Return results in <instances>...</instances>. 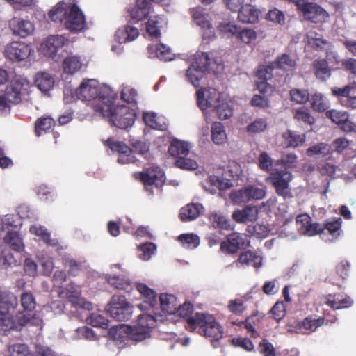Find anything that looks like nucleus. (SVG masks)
Instances as JSON below:
<instances>
[{
	"label": "nucleus",
	"instance_id": "nucleus-35",
	"mask_svg": "<svg viewBox=\"0 0 356 356\" xmlns=\"http://www.w3.org/2000/svg\"><path fill=\"white\" fill-rule=\"evenodd\" d=\"M20 264V261L15 258L10 250L4 245H0V269H7Z\"/></svg>",
	"mask_w": 356,
	"mask_h": 356
},
{
	"label": "nucleus",
	"instance_id": "nucleus-51",
	"mask_svg": "<svg viewBox=\"0 0 356 356\" xmlns=\"http://www.w3.org/2000/svg\"><path fill=\"white\" fill-rule=\"evenodd\" d=\"M311 102L313 109L318 112H323L329 108L327 98L321 93L314 94Z\"/></svg>",
	"mask_w": 356,
	"mask_h": 356
},
{
	"label": "nucleus",
	"instance_id": "nucleus-49",
	"mask_svg": "<svg viewBox=\"0 0 356 356\" xmlns=\"http://www.w3.org/2000/svg\"><path fill=\"white\" fill-rule=\"evenodd\" d=\"M212 112H215L218 118L221 120L229 119L233 115V110L230 105L222 100L215 106Z\"/></svg>",
	"mask_w": 356,
	"mask_h": 356
},
{
	"label": "nucleus",
	"instance_id": "nucleus-46",
	"mask_svg": "<svg viewBox=\"0 0 356 356\" xmlns=\"http://www.w3.org/2000/svg\"><path fill=\"white\" fill-rule=\"evenodd\" d=\"M4 242L17 252L24 250V245L22 238L17 232L8 231L3 238Z\"/></svg>",
	"mask_w": 356,
	"mask_h": 356
},
{
	"label": "nucleus",
	"instance_id": "nucleus-25",
	"mask_svg": "<svg viewBox=\"0 0 356 356\" xmlns=\"http://www.w3.org/2000/svg\"><path fill=\"white\" fill-rule=\"evenodd\" d=\"M323 323V319L321 318H312L307 317L302 321L297 323L293 329H289V332L296 333L307 334L315 331Z\"/></svg>",
	"mask_w": 356,
	"mask_h": 356
},
{
	"label": "nucleus",
	"instance_id": "nucleus-10",
	"mask_svg": "<svg viewBox=\"0 0 356 356\" xmlns=\"http://www.w3.org/2000/svg\"><path fill=\"white\" fill-rule=\"evenodd\" d=\"M191 14L195 24L202 30L203 40H213L215 39L216 31L211 22V15L201 7L193 8L191 10Z\"/></svg>",
	"mask_w": 356,
	"mask_h": 356
},
{
	"label": "nucleus",
	"instance_id": "nucleus-36",
	"mask_svg": "<svg viewBox=\"0 0 356 356\" xmlns=\"http://www.w3.org/2000/svg\"><path fill=\"white\" fill-rule=\"evenodd\" d=\"M190 149V145L188 143L179 140H173L168 148L169 154L178 159L186 157Z\"/></svg>",
	"mask_w": 356,
	"mask_h": 356
},
{
	"label": "nucleus",
	"instance_id": "nucleus-52",
	"mask_svg": "<svg viewBox=\"0 0 356 356\" xmlns=\"http://www.w3.org/2000/svg\"><path fill=\"white\" fill-rule=\"evenodd\" d=\"M156 246L152 243L140 245L138 249V257L143 261H148L155 254Z\"/></svg>",
	"mask_w": 356,
	"mask_h": 356
},
{
	"label": "nucleus",
	"instance_id": "nucleus-34",
	"mask_svg": "<svg viewBox=\"0 0 356 356\" xmlns=\"http://www.w3.org/2000/svg\"><path fill=\"white\" fill-rule=\"evenodd\" d=\"M18 305L17 297L8 291H0V310L15 311Z\"/></svg>",
	"mask_w": 356,
	"mask_h": 356
},
{
	"label": "nucleus",
	"instance_id": "nucleus-21",
	"mask_svg": "<svg viewBox=\"0 0 356 356\" xmlns=\"http://www.w3.org/2000/svg\"><path fill=\"white\" fill-rule=\"evenodd\" d=\"M263 257L257 252L247 250L242 252L235 261L237 268H245L249 266L254 267L256 270L262 266Z\"/></svg>",
	"mask_w": 356,
	"mask_h": 356
},
{
	"label": "nucleus",
	"instance_id": "nucleus-53",
	"mask_svg": "<svg viewBox=\"0 0 356 356\" xmlns=\"http://www.w3.org/2000/svg\"><path fill=\"white\" fill-rule=\"evenodd\" d=\"M331 153V146L325 143H320L310 147L307 150V154L309 156L314 155L327 156Z\"/></svg>",
	"mask_w": 356,
	"mask_h": 356
},
{
	"label": "nucleus",
	"instance_id": "nucleus-47",
	"mask_svg": "<svg viewBox=\"0 0 356 356\" xmlns=\"http://www.w3.org/2000/svg\"><path fill=\"white\" fill-rule=\"evenodd\" d=\"M273 65L276 68L285 71H291L295 68L296 62V60L289 54H283L280 56L277 57V60L273 63Z\"/></svg>",
	"mask_w": 356,
	"mask_h": 356
},
{
	"label": "nucleus",
	"instance_id": "nucleus-20",
	"mask_svg": "<svg viewBox=\"0 0 356 356\" xmlns=\"http://www.w3.org/2000/svg\"><path fill=\"white\" fill-rule=\"evenodd\" d=\"M296 225L298 232L301 234L308 236L316 235L323 229L319 223H312L310 216L306 213L297 216Z\"/></svg>",
	"mask_w": 356,
	"mask_h": 356
},
{
	"label": "nucleus",
	"instance_id": "nucleus-31",
	"mask_svg": "<svg viewBox=\"0 0 356 356\" xmlns=\"http://www.w3.org/2000/svg\"><path fill=\"white\" fill-rule=\"evenodd\" d=\"M326 304L333 309H340L350 307L353 304V300L346 295L338 293L330 295Z\"/></svg>",
	"mask_w": 356,
	"mask_h": 356
},
{
	"label": "nucleus",
	"instance_id": "nucleus-55",
	"mask_svg": "<svg viewBox=\"0 0 356 356\" xmlns=\"http://www.w3.org/2000/svg\"><path fill=\"white\" fill-rule=\"evenodd\" d=\"M72 339H85L88 340H97V337L93 330L86 326H83L76 329L75 333L72 335Z\"/></svg>",
	"mask_w": 356,
	"mask_h": 356
},
{
	"label": "nucleus",
	"instance_id": "nucleus-17",
	"mask_svg": "<svg viewBox=\"0 0 356 356\" xmlns=\"http://www.w3.org/2000/svg\"><path fill=\"white\" fill-rule=\"evenodd\" d=\"M248 236L245 234L232 233L227 236L225 241L221 243L220 249L222 252L233 254L239 249L248 246Z\"/></svg>",
	"mask_w": 356,
	"mask_h": 356
},
{
	"label": "nucleus",
	"instance_id": "nucleus-58",
	"mask_svg": "<svg viewBox=\"0 0 356 356\" xmlns=\"http://www.w3.org/2000/svg\"><path fill=\"white\" fill-rule=\"evenodd\" d=\"M54 124V120L49 117L38 119L35 123V133L37 136L42 135V132H46Z\"/></svg>",
	"mask_w": 356,
	"mask_h": 356
},
{
	"label": "nucleus",
	"instance_id": "nucleus-28",
	"mask_svg": "<svg viewBox=\"0 0 356 356\" xmlns=\"http://www.w3.org/2000/svg\"><path fill=\"white\" fill-rule=\"evenodd\" d=\"M167 19L164 16L157 15L150 18L146 24V31L152 38L161 36V29L167 25Z\"/></svg>",
	"mask_w": 356,
	"mask_h": 356
},
{
	"label": "nucleus",
	"instance_id": "nucleus-18",
	"mask_svg": "<svg viewBox=\"0 0 356 356\" xmlns=\"http://www.w3.org/2000/svg\"><path fill=\"white\" fill-rule=\"evenodd\" d=\"M60 296L68 300L74 307L86 310H92L93 307L90 302L80 296L79 291L74 285L69 286L59 292Z\"/></svg>",
	"mask_w": 356,
	"mask_h": 356
},
{
	"label": "nucleus",
	"instance_id": "nucleus-48",
	"mask_svg": "<svg viewBox=\"0 0 356 356\" xmlns=\"http://www.w3.org/2000/svg\"><path fill=\"white\" fill-rule=\"evenodd\" d=\"M109 284L120 290H127L131 289V282L129 278L124 276L113 275L107 278Z\"/></svg>",
	"mask_w": 356,
	"mask_h": 356
},
{
	"label": "nucleus",
	"instance_id": "nucleus-42",
	"mask_svg": "<svg viewBox=\"0 0 356 356\" xmlns=\"http://www.w3.org/2000/svg\"><path fill=\"white\" fill-rule=\"evenodd\" d=\"M160 307L163 312L172 314L178 306L177 298L171 294L162 293L159 297Z\"/></svg>",
	"mask_w": 356,
	"mask_h": 356
},
{
	"label": "nucleus",
	"instance_id": "nucleus-27",
	"mask_svg": "<svg viewBox=\"0 0 356 356\" xmlns=\"http://www.w3.org/2000/svg\"><path fill=\"white\" fill-rule=\"evenodd\" d=\"M139 35V31L137 28L130 25H125L119 28L115 34V40L120 44L131 42L136 39Z\"/></svg>",
	"mask_w": 356,
	"mask_h": 356
},
{
	"label": "nucleus",
	"instance_id": "nucleus-22",
	"mask_svg": "<svg viewBox=\"0 0 356 356\" xmlns=\"http://www.w3.org/2000/svg\"><path fill=\"white\" fill-rule=\"evenodd\" d=\"M9 26L14 35L26 38L34 32V24L29 19L20 17H13L9 21Z\"/></svg>",
	"mask_w": 356,
	"mask_h": 356
},
{
	"label": "nucleus",
	"instance_id": "nucleus-14",
	"mask_svg": "<svg viewBox=\"0 0 356 356\" xmlns=\"http://www.w3.org/2000/svg\"><path fill=\"white\" fill-rule=\"evenodd\" d=\"M64 25L67 30L75 33L83 31L86 29L85 17L76 5L70 6Z\"/></svg>",
	"mask_w": 356,
	"mask_h": 356
},
{
	"label": "nucleus",
	"instance_id": "nucleus-19",
	"mask_svg": "<svg viewBox=\"0 0 356 356\" xmlns=\"http://www.w3.org/2000/svg\"><path fill=\"white\" fill-rule=\"evenodd\" d=\"M136 288L138 292L143 296L145 300L136 305V307L143 312L153 310L157 305L156 292L143 283H138Z\"/></svg>",
	"mask_w": 356,
	"mask_h": 356
},
{
	"label": "nucleus",
	"instance_id": "nucleus-24",
	"mask_svg": "<svg viewBox=\"0 0 356 356\" xmlns=\"http://www.w3.org/2000/svg\"><path fill=\"white\" fill-rule=\"evenodd\" d=\"M131 21L138 22L147 18L151 13V3L147 0H137L135 7L129 10Z\"/></svg>",
	"mask_w": 356,
	"mask_h": 356
},
{
	"label": "nucleus",
	"instance_id": "nucleus-26",
	"mask_svg": "<svg viewBox=\"0 0 356 356\" xmlns=\"http://www.w3.org/2000/svg\"><path fill=\"white\" fill-rule=\"evenodd\" d=\"M147 50L150 58L156 57L163 61H170L175 57V54L172 52L170 48L163 44H149Z\"/></svg>",
	"mask_w": 356,
	"mask_h": 356
},
{
	"label": "nucleus",
	"instance_id": "nucleus-5",
	"mask_svg": "<svg viewBox=\"0 0 356 356\" xmlns=\"http://www.w3.org/2000/svg\"><path fill=\"white\" fill-rule=\"evenodd\" d=\"M160 315H152L144 312L139 314L136 322L129 325V339L136 341H142L151 336L152 329L156 325L157 321H161Z\"/></svg>",
	"mask_w": 356,
	"mask_h": 356
},
{
	"label": "nucleus",
	"instance_id": "nucleus-61",
	"mask_svg": "<svg viewBox=\"0 0 356 356\" xmlns=\"http://www.w3.org/2000/svg\"><path fill=\"white\" fill-rule=\"evenodd\" d=\"M229 198L234 204L250 202L246 186L239 190L232 191L229 194Z\"/></svg>",
	"mask_w": 356,
	"mask_h": 356
},
{
	"label": "nucleus",
	"instance_id": "nucleus-11",
	"mask_svg": "<svg viewBox=\"0 0 356 356\" xmlns=\"http://www.w3.org/2000/svg\"><path fill=\"white\" fill-rule=\"evenodd\" d=\"M293 177L292 173L287 170L275 169L268 179L274 186L277 194L286 199L292 196L289 184Z\"/></svg>",
	"mask_w": 356,
	"mask_h": 356
},
{
	"label": "nucleus",
	"instance_id": "nucleus-37",
	"mask_svg": "<svg viewBox=\"0 0 356 356\" xmlns=\"http://www.w3.org/2000/svg\"><path fill=\"white\" fill-rule=\"evenodd\" d=\"M82 65L79 56L70 54L63 60V69L65 73L73 74L80 70Z\"/></svg>",
	"mask_w": 356,
	"mask_h": 356
},
{
	"label": "nucleus",
	"instance_id": "nucleus-23",
	"mask_svg": "<svg viewBox=\"0 0 356 356\" xmlns=\"http://www.w3.org/2000/svg\"><path fill=\"white\" fill-rule=\"evenodd\" d=\"M341 218H335L334 220L327 222L323 225H321L323 229L318 234H320L325 241L332 242L341 236Z\"/></svg>",
	"mask_w": 356,
	"mask_h": 356
},
{
	"label": "nucleus",
	"instance_id": "nucleus-4",
	"mask_svg": "<svg viewBox=\"0 0 356 356\" xmlns=\"http://www.w3.org/2000/svg\"><path fill=\"white\" fill-rule=\"evenodd\" d=\"M113 100L106 103L104 108L96 107L99 111V115L107 118L113 125L120 129L131 127L135 121L136 110L134 108L122 105L116 107L113 106Z\"/></svg>",
	"mask_w": 356,
	"mask_h": 356
},
{
	"label": "nucleus",
	"instance_id": "nucleus-30",
	"mask_svg": "<svg viewBox=\"0 0 356 356\" xmlns=\"http://www.w3.org/2000/svg\"><path fill=\"white\" fill-rule=\"evenodd\" d=\"M54 83V78L51 74L47 72H40L35 75V84L37 88L44 93L51 90Z\"/></svg>",
	"mask_w": 356,
	"mask_h": 356
},
{
	"label": "nucleus",
	"instance_id": "nucleus-45",
	"mask_svg": "<svg viewBox=\"0 0 356 356\" xmlns=\"http://www.w3.org/2000/svg\"><path fill=\"white\" fill-rule=\"evenodd\" d=\"M212 140L216 145H221L227 140V134L222 123L213 122L211 127Z\"/></svg>",
	"mask_w": 356,
	"mask_h": 356
},
{
	"label": "nucleus",
	"instance_id": "nucleus-50",
	"mask_svg": "<svg viewBox=\"0 0 356 356\" xmlns=\"http://www.w3.org/2000/svg\"><path fill=\"white\" fill-rule=\"evenodd\" d=\"M314 67L316 70V76L321 80H326L330 75V70L328 67L327 62L325 60H316L314 62Z\"/></svg>",
	"mask_w": 356,
	"mask_h": 356
},
{
	"label": "nucleus",
	"instance_id": "nucleus-32",
	"mask_svg": "<svg viewBox=\"0 0 356 356\" xmlns=\"http://www.w3.org/2000/svg\"><path fill=\"white\" fill-rule=\"evenodd\" d=\"M129 325L125 324L112 326L108 330V336L117 342L126 344V341L129 339Z\"/></svg>",
	"mask_w": 356,
	"mask_h": 356
},
{
	"label": "nucleus",
	"instance_id": "nucleus-13",
	"mask_svg": "<svg viewBox=\"0 0 356 356\" xmlns=\"http://www.w3.org/2000/svg\"><path fill=\"white\" fill-rule=\"evenodd\" d=\"M15 311L0 310V330L6 332L11 330H20L28 322V318L23 314L14 318Z\"/></svg>",
	"mask_w": 356,
	"mask_h": 356
},
{
	"label": "nucleus",
	"instance_id": "nucleus-9",
	"mask_svg": "<svg viewBox=\"0 0 356 356\" xmlns=\"http://www.w3.org/2000/svg\"><path fill=\"white\" fill-rule=\"evenodd\" d=\"M106 310L112 318L118 321L129 319L133 312L132 306L122 295H113Z\"/></svg>",
	"mask_w": 356,
	"mask_h": 356
},
{
	"label": "nucleus",
	"instance_id": "nucleus-33",
	"mask_svg": "<svg viewBox=\"0 0 356 356\" xmlns=\"http://www.w3.org/2000/svg\"><path fill=\"white\" fill-rule=\"evenodd\" d=\"M259 10L254 6L247 4L239 10L238 18L243 23H254L257 22Z\"/></svg>",
	"mask_w": 356,
	"mask_h": 356
},
{
	"label": "nucleus",
	"instance_id": "nucleus-29",
	"mask_svg": "<svg viewBox=\"0 0 356 356\" xmlns=\"http://www.w3.org/2000/svg\"><path fill=\"white\" fill-rule=\"evenodd\" d=\"M258 216V210L256 207L246 206L243 209L233 212L232 218L238 222L255 221Z\"/></svg>",
	"mask_w": 356,
	"mask_h": 356
},
{
	"label": "nucleus",
	"instance_id": "nucleus-8",
	"mask_svg": "<svg viewBox=\"0 0 356 356\" xmlns=\"http://www.w3.org/2000/svg\"><path fill=\"white\" fill-rule=\"evenodd\" d=\"M197 99L199 107L203 111L207 122L211 120L210 113L221 100L220 93L215 88L200 90L197 92Z\"/></svg>",
	"mask_w": 356,
	"mask_h": 356
},
{
	"label": "nucleus",
	"instance_id": "nucleus-60",
	"mask_svg": "<svg viewBox=\"0 0 356 356\" xmlns=\"http://www.w3.org/2000/svg\"><path fill=\"white\" fill-rule=\"evenodd\" d=\"M138 97L137 91L130 86L123 85L121 89V98L128 104L136 106Z\"/></svg>",
	"mask_w": 356,
	"mask_h": 356
},
{
	"label": "nucleus",
	"instance_id": "nucleus-12",
	"mask_svg": "<svg viewBox=\"0 0 356 356\" xmlns=\"http://www.w3.org/2000/svg\"><path fill=\"white\" fill-rule=\"evenodd\" d=\"M143 182L145 190L153 194V187L159 188L165 182V177L163 171L158 166H152L138 175Z\"/></svg>",
	"mask_w": 356,
	"mask_h": 356
},
{
	"label": "nucleus",
	"instance_id": "nucleus-59",
	"mask_svg": "<svg viewBox=\"0 0 356 356\" xmlns=\"http://www.w3.org/2000/svg\"><path fill=\"white\" fill-rule=\"evenodd\" d=\"M276 165L282 164L286 168H294L298 165V156L294 153H283L281 158L276 161Z\"/></svg>",
	"mask_w": 356,
	"mask_h": 356
},
{
	"label": "nucleus",
	"instance_id": "nucleus-62",
	"mask_svg": "<svg viewBox=\"0 0 356 356\" xmlns=\"http://www.w3.org/2000/svg\"><path fill=\"white\" fill-rule=\"evenodd\" d=\"M88 324L93 327L106 328L108 327V320L103 316L97 313H92L86 318Z\"/></svg>",
	"mask_w": 356,
	"mask_h": 356
},
{
	"label": "nucleus",
	"instance_id": "nucleus-2",
	"mask_svg": "<svg viewBox=\"0 0 356 356\" xmlns=\"http://www.w3.org/2000/svg\"><path fill=\"white\" fill-rule=\"evenodd\" d=\"M187 329L199 333L209 339L217 341L222 337V329L214 316L205 313H196L188 321Z\"/></svg>",
	"mask_w": 356,
	"mask_h": 356
},
{
	"label": "nucleus",
	"instance_id": "nucleus-64",
	"mask_svg": "<svg viewBox=\"0 0 356 356\" xmlns=\"http://www.w3.org/2000/svg\"><path fill=\"white\" fill-rule=\"evenodd\" d=\"M218 30L225 35L232 36L238 32V27L234 22L225 20L219 24Z\"/></svg>",
	"mask_w": 356,
	"mask_h": 356
},
{
	"label": "nucleus",
	"instance_id": "nucleus-7",
	"mask_svg": "<svg viewBox=\"0 0 356 356\" xmlns=\"http://www.w3.org/2000/svg\"><path fill=\"white\" fill-rule=\"evenodd\" d=\"M68 43L69 39L63 35H51L42 42L38 50L44 56L59 61L61 56L58 52Z\"/></svg>",
	"mask_w": 356,
	"mask_h": 356
},
{
	"label": "nucleus",
	"instance_id": "nucleus-39",
	"mask_svg": "<svg viewBox=\"0 0 356 356\" xmlns=\"http://www.w3.org/2000/svg\"><path fill=\"white\" fill-rule=\"evenodd\" d=\"M284 145L285 147H296L302 145L305 140V136L296 131L288 130L283 133Z\"/></svg>",
	"mask_w": 356,
	"mask_h": 356
},
{
	"label": "nucleus",
	"instance_id": "nucleus-56",
	"mask_svg": "<svg viewBox=\"0 0 356 356\" xmlns=\"http://www.w3.org/2000/svg\"><path fill=\"white\" fill-rule=\"evenodd\" d=\"M209 219L215 227H218L222 229H231V225L229 220L223 215H221L218 213H212L209 216Z\"/></svg>",
	"mask_w": 356,
	"mask_h": 356
},
{
	"label": "nucleus",
	"instance_id": "nucleus-44",
	"mask_svg": "<svg viewBox=\"0 0 356 356\" xmlns=\"http://www.w3.org/2000/svg\"><path fill=\"white\" fill-rule=\"evenodd\" d=\"M307 41L308 44L314 48L330 49V44L322 38L321 34L314 31L307 33Z\"/></svg>",
	"mask_w": 356,
	"mask_h": 356
},
{
	"label": "nucleus",
	"instance_id": "nucleus-1",
	"mask_svg": "<svg viewBox=\"0 0 356 356\" xmlns=\"http://www.w3.org/2000/svg\"><path fill=\"white\" fill-rule=\"evenodd\" d=\"M75 95L78 99L90 102L94 111L99 113L96 107L104 108L106 103L113 99L115 93L107 85L99 83L96 79H84L76 90Z\"/></svg>",
	"mask_w": 356,
	"mask_h": 356
},
{
	"label": "nucleus",
	"instance_id": "nucleus-38",
	"mask_svg": "<svg viewBox=\"0 0 356 356\" xmlns=\"http://www.w3.org/2000/svg\"><path fill=\"white\" fill-rule=\"evenodd\" d=\"M203 209L200 204L191 203L183 207L180 211V218L183 221H190L197 218Z\"/></svg>",
	"mask_w": 356,
	"mask_h": 356
},
{
	"label": "nucleus",
	"instance_id": "nucleus-16",
	"mask_svg": "<svg viewBox=\"0 0 356 356\" xmlns=\"http://www.w3.org/2000/svg\"><path fill=\"white\" fill-rule=\"evenodd\" d=\"M113 152L118 153V163L120 164H127L135 163L137 159L132 154V150L123 142L116 141L113 139H108L105 142Z\"/></svg>",
	"mask_w": 356,
	"mask_h": 356
},
{
	"label": "nucleus",
	"instance_id": "nucleus-6",
	"mask_svg": "<svg viewBox=\"0 0 356 356\" xmlns=\"http://www.w3.org/2000/svg\"><path fill=\"white\" fill-rule=\"evenodd\" d=\"M30 87L29 81L20 76H15L10 84L7 86L6 92L0 96V108L9 107L8 103L18 104L22 97L28 92Z\"/></svg>",
	"mask_w": 356,
	"mask_h": 356
},
{
	"label": "nucleus",
	"instance_id": "nucleus-40",
	"mask_svg": "<svg viewBox=\"0 0 356 356\" xmlns=\"http://www.w3.org/2000/svg\"><path fill=\"white\" fill-rule=\"evenodd\" d=\"M143 120L148 127L158 130L167 129V124L163 118L159 117L154 112L143 113Z\"/></svg>",
	"mask_w": 356,
	"mask_h": 356
},
{
	"label": "nucleus",
	"instance_id": "nucleus-63",
	"mask_svg": "<svg viewBox=\"0 0 356 356\" xmlns=\"http://www.w3.org/2000/svg\"><path fill=\"white\" fill-rule=\"evenodd\" d=\"M259 168L266 172L273 170V160L266 152H261L258 157Z\"/></svg>",
	"mask_w": 356,
	"mask_h": 356
},
{
	"label": "nucleus",
	"instance_id": "nucleus-41",
	"mask_svg": "<svg viewBox=\"0 0 356 356\" xmlns=\"http://www.w3.org/2000/svg\"><path fill=\"white\" fill-rule=\"evenodd\" d=\"M29 231L31 234L38 236L41 240L51 246H56L58 245V240L51 238L50 234L47 229L39 224L31 225L29 228Z\"/></svg>",
	"mask_w": 356,
	"mask_h": 356
},
{
	"label": "nucleus",
	"instance_id": "nucleus-43",
	"mask_svg": "<svg viewBox=\"0 0 356 356\" xmlns=\"http://www.w3.org/2000/svg\"><path fill=\"white\" fill-rule=\"evenodd\" d=\"M70 6L65 3H59L49 13V18L54 22H65Z\"/></svg>",
	"mask_w": 356,
	"mask_h": 356
},
{
	"label": "nucleus",
	"instance_id": "nucleus-54",
	"mask_svg": "<svg viewBox=\"0 0 356 356\" xmlns=\"http://www.w3.org/2000/svg\"><path fill=\"white\" fill-rule=\"evenodd\" d=\"M182 245L188 249H194L200 244L199 237L194 234H184L179 236Z\"/></svg>",
	"mask_w": 356,
	"mask_h": 356
},
{
	"label": "nucleus",
	"instance_id": "nucleus-57",
	"mask_svg": "<svg viewBox=\"0 0 356 356\" xmlns=\"http://www.w3.org/2000/svg\"><path fill=\"white\" fill-rule=\"evenodd\" d=\"M267 125L266 118H257L247 126L246 131L250 134L261 133L266 129Z\"/></svg>",
	"mask_w": 356,
	"mask_h": 356
},
{
	"label": "nucleus",
	"instance_id": "nucleus-3",
	"mask_svg": "<svg viewBox=\"0 0 356 356\" xmlns=\"http://www.w3.org/2000/svg\"><path fill=\"white\" fill-rule=\"evenodd\" d=\"M221 66L216 61L209 58L207 53L197 52L194 60L186 70V76L188 81L195 87L200 86V82L206 72H217Z\"/></svg>",
	"mask_w": 356,
	"mask_h": 356
},
{
	"label": "nucleus",
	"instance_id": "nucleus-15",
	"mask_svg": "<svg viewBox=\"0 0 356 356\" xmlns=\"http://www.w3.org/2000/svg\"><path fill=\"white\" fill-rule=\"evenodd\" d=\"M33 51L31 46L20 41L12 42L5 48L6 56L15 62L26 60Z\"/></svg>",
	"mask_w": 356,
	"mask_h": 356
}]
</instances>
